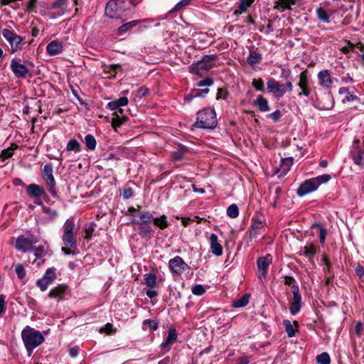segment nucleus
<instances>
[{"instance_id":"39448f33","label":"nucleus","mask_w":364,"mask_h":364,"mask_svg":"<svg viewBox=\"0 0 364 364\" xmlns=\"http://www.w3.org/2000/svg\"><path fill=\"white\" fill-rule=\"evenodd\" d=\"M216 59L217 56L215 55H205L201 60L191 65V71L198 75H200V72L211 69L215 65Z\"/></svg>"},{"instance_id":"5fc2aeb1","label":"nucleus","mask_w":364,"mask_h":364,"mask_svg":"<svg viewBox=\"0 0 364 364\" xmlns=\"http://www.w3.org/2000/svg\"><path fill=\"white\" fill-rule=\"evenodd\" d=\"M67 6L65 0H57L53 3L52 8H61L65 9Z\"/></svg>"},{"instance_id":"f704fd0d","label":"nucleus","mask_w":364,"mask_h":364,"mask_svg":"<svg viewBox=\"0 0 364 364\" xmlns=\"http://www.w3.org/2000/svg\"><path fill=\"white\" fill-rule=\"evenodd\" d=\"M315 253L316 247L312 244H309L301 248V254L309 258H311Z\"/></svg>"},{"instance_id":"4c0bfd02","label":"nucleus","mask_w":364,"mask_h":364,"mask_svg":"<svg viewBox=\"0 0 364 364\" xmlns=\"http://www.w3.org/2000/svg\"><path fill=\"white\" fill-rule=\"evenodd\" d=\"M18 147L17 145L13 144L11 147L4 149L2 151L1 154V158L3 159V160H5L6 159H9L13 156V151L14 150L16 149Z\"/></svg>"},{"instance_id":"b1692460","label":"nucleus","mask_w":364,"mask_h":364,"mask_svg":"<svg viewBox=\"0 0 364 364\" xmlns=\"http://www.w3.org/2000/svg\"><path fill=\"white\" fill-rule=\"evenodd\" d=\"M338 92L342 96V101L343 102H353L357 99V97L352 94L347 87L340 88Z\"/></svg>"},{"instance_id":"7c9ffc66","label":"nucleus","mask_w":364,"mask_h":364,"mask_svg":"<svg viewBox=\"0 0 364 364\" xmlns=\"http://www.w3.org/2000/svg\"><path fill=\"white\" fill-rule=\"evenodd\" d=\"M293 160L291 158L282 159L279 170L284 174H286L292 166Z\"/></svg>"},{"instance_id":"ea45409f","label":"nucleus","mask_w":364,"mask_h":364,"mask_svg":"<svg viewBox=\"0 0 364 364\" xmlns=\"http://www.w3.org/2000/svg\"><path fill=\"white\" fill-rule=\"evenodd\" d=\"M354 162L364 168V151H359L356 154L353 156Z\"/></svg>"},{"instance_id":"0eeeda50","label":"nucleus","mask_w":364,"mask_h":364,"mask_svg":"<svg viewBox=\"0 0 364 364\" xmlns=\"http://www.w3.org/2000/svg\"><path fill=\"white\" fill-rule=\"evenodd\" d=\"M2 35L4 38L9 43L11 51L16 52L21 49L22 38L13 32L12 31L4 28L2 31Z\"/></svg>"},{"instance_id":"ddd939ff","label":"nucleus","mask_w":364,"mask_h":364,"mask_svg":"<svg viewBox=\"0 0 364 364\" xmlns=\"http://www.w3.org/2000/svg\"><path fill=\"white\" fill-rule=\"evenodd\" d=\"M298 86L301 90V92L298 94L299 97H301L302 95L308 97L310 95L311 90L309 86V79L306 75V71H304L300 73Z\"/></svg>"},{"instance_id":"13d9d810","label":"nucleus","mask_w":364,"mask_h":364,"mask_svg":"<svg viewBox=\"0 0 364 364\" xmlns=\"http://www.w3.org/2000/svg\"><path fill=\"white\" fill-rule=\"evenodd\" d=\"M268 117L272 119L274 122H278L281 117V112L279 110H276L275 112L269 114Z\"/></svg>"},{"instance_id":"c03bdc74","label":"nucleus","mask_w":364,"mask_h":364,"mask_svg":"<svg viewBox=\"0 0 364 364\" xmlns=\"http://www.w3.org/2000/svg\"><path fill=\"white\" fill-rule=\"evenodd\" d=\"M284 326L289 337H292L295 334V329L292 323L289 320L284 321Z\"/></svg>"},{"instance_id":"2eb2a0df","label":"nucleus","mask_w":364,"mask_h":364,"mask_svg":"<svg viewBox=\"0 0 364 364\" xmlns=\"http://www.w3.org/2000/svg\"><path fill=\"white\" fill-rule=\"evenodd\" d=\"M318 83L321 86L329 88L331 87L333 79L327 70H323L318 73Z\"/></svg>"},{"instance_id":"603ef678","label":"nucleus","mask_w":364,"mask_h":364,"mask_svg":"<svg viewBox=\"0 0 364 364\" xmlns=\"http://www.w3.org/2000/svg\"><path fill=\"white\" fill-rule=\"evenodd\" d=\"M139 218H140L141 221L149 220V222H152V220H153L152 214H151L149 212L141 213L139 214Z\"/></svg>"},{"instance_id":"37998d69","label":"nucleus","mask_w":364,"mask_h":364,"mask_svg":"<svg viewBox=\"0 0 364 364\" xmlns=\"http://www.w3.org/2000/svg\"><path fill=\"white\" fill-rule=\"evenodd\" d=\"M227 214L232 218H235L239 215V210L235 204H232L228 208Z\"/></svg>"},{"instance_id":"20e7f679","label":"nucleus","mask_w":364,"mask_h":364,"mask_svg":"<svg viewBox=\"0 0 364 364\" xmlns=\"http://www.w3.org/2000/svg\"><path fill=\"white\" fill-rule=\"evenodd\" d=\"M267 86L268 92L273 93L277 98L282 97L287 92H291L293 90V85L290 81L283 84L274 79H270L267 82Z\"/></svg>"},{"instance_id":"864d4df0","label":"nucleus","mask_w":364,"mask_h":364,"mask_svg":"<svg viewBox=\"0 0 364 364\" xmlns=\"http://www.w3.org/2000/svg\"><path fill=\"white\" fill-rule=\"evenodd\" d=\"M281 193V188L278 186L275 187L272 193L273 206H276V203L278 199L279 195Z\"/></svg>"},{"instance_id":"4468645a","label":"nucleus","mask_w":364,"mask_h":364,"mask_svg":"<svg viewBox=\"0 0 364 364\" xmlns=\"http://www.w3.org/2000/svg\"><path fill=\"white\" fill-rule=\"evenodd\" d=\"M168 265L171 271L176 274H181L186 267H188V265L179 256H176L170 259Z\"/></svg>"},{"instance_id":"e2e57ef3","label":"nucleus","mask_w":364,"mask_h":364,"mask_svg":"<svg viewBox=\"0 0 364 364\" xmlns=\"http://www.w3.org/2000/svg\"><path fill=\"white\" fill-rule=\"evenodd\" d=\"M227 95H228V92L222 89V88H219L218 90V93H217V99H226L227 97Z\"/></svg>"},{"instance_id":"f03ea898","label":"nucleus","mask_w":364,"mask_h":364,"mask_svg":"<svg viewBox=\"0 0 364 364\" xmlns=\"http://www.w3.org/2000/svg\"><path fill=\"white\" fill-rule=\"evenodd\" d=\"M217 125L216 114L213 109L207 108L198 112L195 127L213 129Z\"/></svg>"},{"instance_id":"a878e982","label":"nucleus","mask_w":364,"mask_h":364,"mask_svg":"<svg viewBox=\"0 0 364 364\" xmlns=\"http://www.w3.org/2000/svg\"><path fill=\"white\" fill-rule=\"evenodd\" d=\"M301 306V296L293 298L292 301L290 304L289 310L292 315L297 314Z\"/></svg>"},{"instance_id":"473e14b6","label":"nucleus","mask_w":364,"mask_h":364,"mask_svg":"<svg viewBox=\"0 0 364 364\" xmlns=\"http://www.w3.org/2000/svg\"><path fill=\"white\" fill-rule=\"evenodd\" d=\"M139 22H140V21L136 20V21H129L128 23L123 24L118 28V33L119 35H122L123 33L130 30L133 27L138 25L139 23Z\"/></svg>"},{"instance_id":"aec40b11","label":"nucleus","mask_w":364,"mask_h":364,"mask_svg":"<svg viewBox=\"0 0 364 364\" xmlns=\"http://www.w3.org/2000/svg\"><path fill=\"white\" fill-rule=\"evenodd\" d=\"M269 256L260 257L257 260V267L259 272V277L262 278V277H265L267 274V271L269 267V260L268 258Z\"/></svg>"},{"instance_id":"f3484780","label":"nucleus","mask_w":364,"mask_h":364,"mask_svg":"<svg viewBox=\"0 0 364 364\" xmlns=\"http://www.w3.org/2000/svg\"><path fill=\"white\" fill-rule=\"evenodd\" d=\"M151 223L149 220H143L138 222L137 224L139 225L140 234L142 237H151L153 235V230L151 226Z\"/></svg>"},{"instance_id":"4be33fe9","label":"nucleus","mask_w":364,"mask_h":364,"mask_svg":"<svg viewBox=\"0 0 364 364\" xmlns=\"http://www.w3.org/2000/svg\"><path fill=\"white\" fill-rule=\"evenodd\" d=\"M62 50L63 45L58 41H53L47 46V52L51 55H57Z\"/></svg>"},{"instance_id":"a19ab883","label":"nucleus","mask_w":364,"mask_h":364,"mask_svg":"<svg viewBox=\"0 0 364 364\" xmlns=\"http://www.w3.org/2000/svg\"><path fill=\"white\" fill-rule=\"evenodd\" d=\"M316 361L318 364H330L331 358L327 353H322L316 356Z\"/></svg>"},{"instance_id":"cd10ccee","label":"nucleus","mask_w":364,"mask_h":364,"mask_svg":"<svg viewBox=\"0 0 364 364\" xmlns=\"http://www.w3.org/2000/svg\"><path fill=\"white\" fill-rule=\"evenodd\" d=\"M253 0H240L238 9L234 11V14L237 16L247 11V9L252 4Z\"/></svg>"},{"instance_id":"6e6552de","label":"nucleus","mask_w":364,"mask_h":364,"mask_svg":"<svg viewBox=\"0 0 364 364\" xmlns=\"http://www.w3.org/2000/svg\"><path fill=\"white\" fill-rule=\"evenodd\" d=\"M124 0H112L109 1L105 7V14L112 18H119L122 14V5Z\"/></svg>"},{"instance_id":"de8ad7c7","label":"nucleus","mask_w":364,"mask_h":364,"mask_svg":"<svg viewBox=\"0 0 364 364\" xmlns=\"http://www.w3.org/2000/svg\"><path fill=\"white\" fill-rule=\"evenodd\" d=\"M252 86L259 91H263L264 82L262 79H254L252 81Z\"/></svg>"},{"instance_id":"bb28decb","label":"nucleus","mask_w":364,"mask_h":364,"mask_svg":"<svg viewBox=\"0 0 364 364\" xmlns=\"http://www.w3.org/2000/svg\"><path fill=\"white\" fill-rule=\"evenodd\" d=\"M297 0H279L277 1L274 9H281L284 11L286 9H290L291 5L296 4Z\"/></svg>"},{"instance_id":"a211bd4d","label":"nucleus","mask_w":364,"mask_h":364,"mask_svg":"<svg viewBox=\"0 0 364 364\" xmlns=\"http://www.w3.org/2000/svg\"><path fill=\"white\" fill-rule=\"evenodd\" d=\"M211 252L216 256H220L223 253V247L218 241V236L211 234L210 237Z\"/></svg>"},{"instance_id":"3c124183","label":"nucleus","mask_w":364,"mask_h":364,"mask_svg":"<svg viewBox=\"0 0 364 364\" xmlns=\"http://www.w3.org/2000/svg\"><path fill=\"white\" fill-rule=\"evenodd\" d=\"M208 89H203V90H199V89H195L193 90V95L196 96V97H204L208 92Z\"/></svg>"},{"instance_id":"9d476101","label":"nucleus","mask_w":364,"mask_h":364,"mask_svg":"<svg viewBox=\"0 0 364 364\" xmlns=\"http://www.w3.org/2000/svg\"><path fill=\"white\" fill-rule=\"evenodd\" d=\"M38 242V239L33 236L25 237L19 236L16 242V248L22 252H26L32 249V245Z\"/></svg>"},{"instance_id":"412c9836","label":"nucleus","mask_w":364,"mask_h":364,"mask_svg":"<svg viewBox=\"0 0 364 364\" xmlns=\"http://www.w3.org/2000/svg\"><path fill=\"white\" fill-rule=\"evenodd\" d=\"M177 339V333L175 329H171L168 331V335L164 342L161 345L162 349L166 351L169 350L171 345Z\"/></svg>"},{"instance_id":"052dcab7","label":"nucleus","mask_w":364,"mask_h":364,"mask_svg":"<svg viewBox=\"0 0 364 364\" xmlns=\"http://www.w3.org/2000/svg\"><path fill=\"white\" fill-rule=\"evenodd\" d=\"M37 1H38V0H29L28 6H27V10L29 12H33V11L36 12L35 8H36V4Z\"/></svg>"},{"instance_id":"774afa93","label":"nucleus","mask_w":364,"mask_h":364,"mask_svg":"<svg viewBox=\"0 0 364 364\" xmlns=\"http://www.w3.org/2000/svg\"><path fill=\"white\" fill-rule=\"evenodd\" d=\"M355 273L358 277L361 278L364 274V268L361 265L358 264L355 268Z\"/></svg>"},{"instance_id":"58836bf2","label":"nucleus","mask_w":364,"mask_h":364,"mask_svg":"<svg viewBox=\"0 0 364 364\" xmlns=\"http://www.w3.org/2000/svg\"><path fill=\"white\" fill-rule=\"evenodd\" d=\"M156 283V277L154 274H149L145 275L144 278V284L151 287L153 288L155 287Z\"/></svg>"},{"instance_id":"4d7b16f0","label":"nucleus","mask_w":364,"mask_h":364,"mask_svg":"<svg viewBox=\"0 0 364 364\" xmlns=\"http://www.w3.org/2000/svg\"><path fill=\"white\" fill-rule=\"evenodd\" d=\"M133 195V191L131 188H124L122 190V196L124 199L131 198Z\"/></svg>"},{"instance_id":"49530a36","label":"nucleus","mask_w":364,"mask_h":364,"mask_svg":"<svg viewBox=\"0 0 364 364\" xmlns=\"http://www.w3.org/2000/svg\"><path fill=\"white\" fill-rule=\"evenodd\" d=\"M205 292L204 287L201 284H197L192 288V293L197 296H201Z\"/></svg>"},{"instance_id":"5701e85b","label":"nucleus","mask_w":364,"mask_h":364,"mask_svg":"<svg viewBox=\"0 0 364 364\" xmlns=\"http://www.w3.org/2000/svg\"><path fill=\"white\" fill-rule=\"evenodd\" d=\"M253 105L257 107L261 112H267L270 109L268 101L262 96H259L257 100L254 101Z\"/></svg>"},{"instance_id":"dca6fc26","label":"nucleus","mask_w":364,"mask_h":364,"mask_svg":"<svg viewBox=\"0 0 364 364\" xmlns=\"http://www.w3.org/2000/svg\"><path fill=\"white\" fill-rule=\"evenodd\" d=\"M32 250L34 251V255L36 257L33 260V263L36 264V266L39 267L45 261V259L43 257L46 255V247L44 245H39L38 247H32Z\"/></svg>"},{"instance_id":"bf43d9fd","label":"nucleus","mask_w":364,"mask_h":364,"mask_svg":"<svg viewBox=\"0 0 364 364\" xmlns=\"http://www.w3.org/2000/svg\"><path fill=\"white\" fill-rule=\"evenodd\" d=\"M213 83V80L211 78H206L198 82L199 87L210 86Z\"/></svg>"},{"instance_id":"680f3d73","label":"nucleus","mask_w":364,"mask_h":364,"mask_svg":"<svg viewBox=\"0 0 364 364\" xmlns=\"http://www.w3.org/2000/svg\"><path fill=\"white\" fill-rule=\"evenodd\" d=\"M190 2H191V0H181L176 4L174 9L180 10L183 6L188 5Z\"/></svg>"},{"instance_id":"423d86ee","label":"nucleus","mask_w":364,"mask_h":364,"mask_svg":"<svg viewBox=\"0 0 364 364\" xmlns=\"http://www.w3.org/2000/svg\"><path fill=\"white\" fill-rule=\"evenodd\" d=\"M75 223L72 220H67L64 225V233L63 235V241L65 246L68 247L76 248V241L74 237Z\"/></svg>"},{"instance_id":"6e6d98bb","label":"nucleus","mask_w":364,"mask_h":364,"mask_svg":"<svg viewBox=\"0 0 364 364\" xmlns=\"http://www.w3.org/2000/svg\"><path fill=\"white\" fill-rule=\"evenodd\" d=\"M94 226H95L94 224H90V225L85 230V238L86 240H90L91 238L92 232L95 230V227Z\"/></svg>"},{"instance_id":"f8f14e48","label":"nucleus","mask_w":364,"mask_h":364,"mask_svg":"<svg viewBox=\"0 0 364 364\" xmlns=\"http://www.w3.org/2000/svg\"><path fill=\"white\" fill-rule=\"evenodd\" d=\"M43 174H44V180L48 186V191L50 193H55V182L53 175V168L50 165H45L43 166Z\"/></svg>"},{"instance_id":"a18cd8bd","label":"nucleus","mask_w":364,"mask_h":364,"mask_svg":"<svg viewBox=\"0 0 364 364\" xmlns=\"http://www.w3.org/2000/svg\"><path fill=\"white\" fill-rule=\"evenodd\" d=\"M15 272L18 277L21 279L24 278L26 276V270L21 264H17L15 265Z\"/></svg>"},{"instance_id":"8fccbe9b","label":"nucleus","mask_w":364,"mask_h":364,"mask_svg":"<svg viewBox=\"0 0 364 364\" xmlns=\"http://www.w3.org/2000/svg\"><path fill=\"white\" fill-rule=\"evenodd\" d=\"M143 325L144 326H148L152 330H156L158 328V323L156 321L149 319L144 320Z\"/></svg>"},{"instance_id":"0e129e2a","label":"nucleus","mask_w":364,"mask_h":364,"mask_svg":"<svg viewBox=\"0 0 364 364\" xmlns=\"http://www.w3.org/2000/svg\"><path fill=\"white\" fill-rule=\"evenodd\" d=\"M291 291L293 293V298L301 296L299 293V289L298 286L294 285V284L292 285L291 286Z\"/></svg>"},{"instance_id":"e433bc0d","label":"nucleus","mask_w":364,"mask_h":364,"mask_svg":"<svg viewBox=\"0 0 364 364\" xmlns=\"http://www.w3.org/2000/svg\"><path fill=\"white\" fill-rule=\"evenodd\" d=\"M316 14L319 20L325 23L329 22V15L326 11L321 7L316 9Z\"/></svg>"},{"instance_id":"c756f323","label":"nucleus","mask_w":364,"mask_h":364,"mask_svg":"<svg viewBox=\"0 0 364 364\" xmlns=\"http://www.w3.org/2000/svg\"><path fill=\"white\" fill-rule=\"evenodd\" d=\"M152 222L154 225L160 229H165L168 226V223L166 220V217L163 215L159 218H153Z\"/></svg>"},{"instance_id":"69168bd1","label":"nucleus","mask_w":364,"mask_h":364,"mask_svg":"<svg viewBox=\"0 0 364 364\" xmlns=\"http://www.w3.org/2000/svg\"><path fill=\"white\" fill-rule=\"evenodd\" d=\"M117 102V105L119 107L121 106H125L128 104V99L126 97H120L119 99H118L117 100H116Z\"/></svg>"},{"instance_id":"09e8293b","label":"nucleus","mask_w":364,"mask_h":364,"mask_svg":"<svg viewBox=\"0 0 364 364\" xmlns=\"http://www.w3.org/2000/svg\"><path fill=\"white\" fill-rule=\"evenodd\" d=\"M315 225L319 228V240L321 243H323L327 234L326 230L318 224H316Z\"/></svg>"},{"instance_id":"338daca9","label":"nucleus","mask_w":364,"mask_h":364,"mask_svg":"<svg viewBox=\"0 0 364 364\" xmlns=\"http://www.w3.org/2000/svg\"><path fill=\"white\" fill-rule=\"evenodd\" d=\"M149 92V90L147 88L141 87L137 91V97H142L146 96Z\"/></svg>"},{"instance_id":"7ed1b4c3","label":"nucleus","mask_w":364,"mask_h":364,"mask_svg":"<svg viewBox=\"0 0 364 364\" xmlns=\"http://www.w3.org/2000/svg\"><path fill=\"white\" fill-rule=\"evenodd\" d=\"M331 179V176L323 174L318 177L312 178L303 182L298 188L296 193L299 196H304L316 191L318 186Z\"/></svg>"},{"instance_id":"72a5a7b5","label":"nucleus","mask_w":364,"mask_h":364,"mask_svg":"<svg viewBox=\"0 0 364 364\" xmlns=\"http://www.w3.org/2000/svg\"><path fill=\"white\" fill-rule=\"evenodd\" d=\"M250 300L249 294H244L240 299L235 301L232 304V306L235 308H241L245 306Z\"/></svg>"},{"instance_id":"c9c22d12","label":"nucleus","mask_w":364,"mask_h":364,"mask_svg":"<svg viewBox=\"0 0 364 364\" xmlns=\"http://www.w3.org/2000/svg\"><path fill=\"white\" fill-rule=\"evenodd\" d=\"M85 141L87 147L90 150H94L96 147V140L91 134H87L85 137Z\"/></svg>"},{"instance_id":"6ab92c4d","label":"nucleus","mask_w":364,"mask_h":364,"mask_svg":"<svg viewBox=\"0 0 364 364\" xmlns=\"http://www.w3.org/2000/svg\"><path fill=\"white\" fill-rule=\"evenodd\" d=\"M27 193L32 198H40L45 194L44 190L38 185L33 183L27 186Z\"/></svg>"},{"instance_id":"f257e3e1","label":"nucleus","mask_w":364,"mask_h":364,"mask_svg":"<svg viewBox=\"0 0 364 364\" xmlns=\"http://www.w3.org/2000/svg\"><path fill=\"white\" fill-rule=\"evenodd\" d=\"M21 336L29 355L35 348L40 346L44 341V337L42 333L28 326L23 329Z\"/></svg>"},{"instance_id":"9b49d317","label":"nucleus","mask_w":364,"mask_h":364,"mask_svg":"<svg viewBox=\"0 0 364 364\" xmlns=\"http://www.w3.org/2000/svg\"><path fill=\"white\" fill-rule=\"evenodd\" d=\"M56 279L55 270L53 268L48 269L43 277L36 282L37 286L41 291H46L48 287Z\"/></svg>"},{"instance_id":"c85d7f7f","label":"nucleus","mask_w":364,"mask_h":364,"mask_svg":"<svg viewBox=\"0 0 364 364\" xmlns=\"http://www.w3.org/2000/svg\"><path fill=\"white\" fill-rule=\"evenodd\" d=\"M126 120L127 117L125 116L121 117L117 112H114L112 119V126L116 130Z\"/></svg>"},{"instance_id":"1a4fd4ad","label":"nucleus","mask_w":364,"mask_h":364,"mask_svg":"<svg viewBox=\"0 0 364 364\" xmlns=\"http://www.w3.org/2000/svg\"><path fill=\"white\" fill-rule=\"evenodd\" d=\"M11 69L14 75L17 77L26 78L31 76L30 70L25 65L21 63L20 59H12L11 63Z\"/></svg>"},{"instance_id":"393cba45","label":"nucleus","mask_w":364,"mask_h":364,"mask_svg":"<svg viewBox=\"0 0 364 364\" xmlns=\"http://www.w3.org/2000/svg\"><path fill=\"white\" fill-rule=\"evenodd\" d=\"M67 287L61 284L58 285L50 290L48 294V297L50 298H59L61 299L63 294L65 291Z\"/></svg>"},{"instance_id":"2f4dec72","label":"nucleus","mask_w":364,"mask_h":364,"mask_svg":"<svg viewBox=\"0 0 364 364\" xmlns=\"http://www.w3.org/2000/svg\"><path fill=\"white\" fill-rule=\"evenodd\" d=\"M262 59L261 54L256 51H250L249 56L247 58V62L250 65L258 63Z\"/></svg>"},{"instance_id":"79ce46f5","label":"nucleus","mask_w":364,"mask_h":364,"mask_svg":"<svg viewBox=\"0 0 364 364\" xmlns=\"http://www.w3.org/2000/svg\"><path fill=\"white\" fill-rule=\"evenodd\" d=\"M66 149L68 151H80V145L76 139H71L68 143Z\"/></svg>"}]
</instances>
